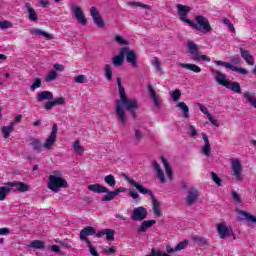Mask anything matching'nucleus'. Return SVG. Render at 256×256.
I'll use <instances>...</instances> for the list:
<instances>
[{"instance_id": "20e7f679", "label": "nucleus", "mask_w": 256, "mask_h": 256, "mask_svg": "<svg viewBox=\"0 0 256 256\" xmlns=\"http://www.w3.org/2000/svg\"><path fill=\"white\" fill-rule=\"evenodd\" d=\"M188 25L189 27H192V29L203 33V35H207V33H211V31H213L209 19L203 15H196L194 17V21L190 20Z\"/></svg>"}, {"instance_id": "dca6fc26", "label": "nucleus", "mask_w": 256, "mask_h": 256, "mask_svg": "<svg viewBox=\"0 0 256 256\" xmlns=\"http://www.w3.org/2000/svg\"><path fill=\"white\" fill-rule=\"evenodd\" d=\"M8 185L12 191H19L20 193H25L29 191V185L23 182H8Z\"/></svg>"}, {"instance_id": "39448f33", "label": "nucleus", "mask_w": 256, "mask_h": 256, "mask_svg": "<svg viewBox=\"0 0 256 256\" xmlns=\"http://www.w3.org/2000/svg\"><path fill=\"white\" fill-rule=\"evenodd\" d=\"M70 11L72 13V19L77 21L79 25L83 27L87 26V16H85V12L83 11V7L77 3L70 4Z\"/></svg>"}, {"instance_id": "b1692460", "label": "nucleus", "mask_w": 256, "mask_h": 256, "mask_svg": "<svg viewBox=\"0 0 256 256\" xmlns=\"http://www.w3.org/2000/svg\"><path fill=\"white\" fill-rule=\"evenodd\" d=\"M147 130L145 128H136L134 130V141L135 143H141L145 138Z\"/></svg>"}, {"instance_id": "412c9836", "label": "nucleus", "mask_w": 256, "mask_h": 256, "mask_svg": "<svg viewBox=\"0 0 256 256\" xmlns=\"http://www.w3.org/2000/svg\"><path fill=\"white\" fill-rule=\"evenodd\" d=\"M199 198V190H197L196 188H190L188 190V195L186 198V201L189 205H193V203H195V201H197V199Z\"/></svg>"}, {"instance_id": "ea45409f", "label": "nucleus", "mask_w": 256, "mask_h": 256, "mask_svg": "<svg viewBox=\"0 0 256 256\" xmlns=\"http://www.w3.org/2000/svg\"><path fill=\"white\" fill-rule=\"evenodd\" d=\"M226 89H231V91H234V93H241V86L239 85V82L229 81Z\"/></svg>"}, {"instance_id": "72a5a7b5", "label": "nucleus", "mask_w": 256, "mask_h": 256, "mask_svg": "<svg viewBox=\"0 0 256 256\" xmlns=\"http://www.w3.org/2000/svg\"><path fill=\"white\" fill-rule=\"evenodd\" d=\"M46 243L43 240H33L32 242H30V244L28 245L29 249H40L43 250L46 247Z\"/></svg>"}, {"instance_id": "58836bf2", "label": "nucleus", "mask_w": 256, "mask_h": 256, "mask_svg": "<svg viewBox=\"0 0 256 256\" xmlns=\"http://www.w3.org/2000/svg\"><path fill=\"white\" fill-rule=\"evenodd\" d=\"M31 147L34 149V151H43V143H41V140L39 139H32L30 142Z\"/></svg>"}, {"instance_id": "4468645a", "label": "nucleus", "mask_w": 256, "mask_h": 256, "mask_svg": "<svg viewBox=\"0 0 256 256\" xmlns=\"http://www.w3.org/2000/svg\"><path fill=\"white\" fill-rule=\"evenodd\" d=\"M197 107L200 109L201 113H203L204 115H206L208 121H210V123L212 125H214V127H219V121L217 119H215V116L212 115L211 113H209V109L203 105V104H197Z\"/></svg>"}, {"instance_id": "3c124183", "label": "nucleus", "mask_w": 256, "mask_h": 256, "mask_svg": "<svg viewBox=\"0 0 256 256\" xmlns=\"http://www.w3.org/2000/svg\"><path fill=\"white\" fill-rule=\"evenodd\" d=\"M105 236L108 241H115V230L106 229Z\"/></svg>"}, {"instance_id": "a19ab883", "label": "nucleus", "mask_w": 256, "mask_h": 256, "mask_svg": "<svg viewBox=\"0 0 256 256\" xmlns=\"http://www.w3.org/2000/svg\"><path fill=\"white\" fill-rule=\"evenodd\" d=\"M106 195L102 196V201H113L117 197V194H115V191H109V188H107Z\"/></svg>"}, {"instance_id": "8fccbe9b", "label": "nucleus", "mask_w": 256, "mask_h": 256, "mask_svg": "<svg viewBox=\"0 0 256 256\" xmlns=\"http://www.w3.org/2000/svg\"><path fill=\"white\" fill-rule=\"evenodd\" d=\"M170 97H172L173 101L177 103L179 99H181V90L176 89L170 93Z\"/></svg>"}, {"instance_id": "e2e57ef3", "label": "nucleus", "mask_w": 256, "mask_h": 256, "mask_svg": "<svg viewBox=\"0 0 256 256\" xmlns=\"http://www.w3.org/2000/svg\"><path fill=\"white\" fill-rule=\"evenodd\" d=\"M224 25H227L230 29V31H232V33H235V26H233V23H231V21H229V19H224L223 20Z\"/></svg>"}, {"instance_id": "a18cd8bd", "label": "nucleus", "mask_w": 256, "mask_h": 256, "mask_svg": "<svg viewBox=\"0 0 256 256\" xmlns=\"http://www.w3.org/2000/svg\"><path fill=\"white\" fill-rule=\"evenodd\" d=\"M152 65H153L155 71H157V73L163 72V68H161V62H159V58H153Z\"/></svg>"}, {"instance_id": "2f4dec72", "label": "nucleus", "mask_w": 256, "mask_h": 256, "mask_svg": "<svg viewBox=\"0 0 256 256\" xmlns=\"http://www.w3.org/2000/svg\"><path fill=\"white\" fill-rule=\"evenodd\" d=\"M244 98L246 99L247 103L252 105L254 109H256V94L255 92H245Z\"/></svg>"}, {"instance_id": "0e129e2a", "label": "nucleus", "mask_w": 256, "mask_h": 256, "mask_svg": "<svg viewBox=\"0 0 256 256\" xmlns=\"http://www.w3.org/2000/svg\"><path fill=\"white\" fill-rule=\"evenodd\" d=\"M53 107H55L54 101H49L44 104V109H46V111H51V109H53Z\"/></svg>"}, {"instance_id": "bf43d9fd", "label": "nucleus", "mask_w": 256, "mask_h": 256, "mask_svg": "<svg viewBox=\"0 0 256 256\" xmlns=\"http://www.w3.org/2000/svg\"><path fill=\"white\" fill-rule=\"evenodd\" d=\"M53 101H54V105H66L67 103V100H65L64 97L55 98Z\"/></svg>"}, {"instance_id": "f03ea898", "label": "nucleus", "mask_w": 256, "mask_h": 256, "mask_svg": "<svg viewBox=\"0 0 256 256\" xmlns=\"http://www.w3.org/2000/svg\"><path fill=\"white\" fill-rule=\"evenodd\" d=\"M126 56V61L133 67L137 69L139 63L137 62V53L134 50H130L129 47H123L120 49L119 55L112 59L114 67H121Z\"/></svg>"}, {"instance_id": "1a4fd4ad", "label": "nucleus", "mask_w": 256, "mask_h": 256, "mask_svg": "<svg viewBox=\"0 0 256 256\" xmlns=\"http://www.w3.org/2000/svg\"><path fill=\"white\" fill-rule=\"evenodd\" d=\"M57 131V124H53L50 135L43 143V149H45V151H51V149H53V147L55 146V143H57Z\"/></svg>"}, {"instance_id": "37998d69", "label": "nucleus", "mask_w": 256, "mask_h": 256, "mask_svg": "<svg viewBox=\"0 0 256 256\" xmlns=\"http://www.w3.org/2000/svg\"><path fill=\"white\" fill-rule=\"evenodd\" d=\"M197 63H201L202 61H205L206 63H211V57L207 55L201 54V52L197 55V57L194 59Z\"/></svg>"}, {"instance_id": "6ab92c4d", "label": "nucleus", "mask_w": 256, "mask_h": 256, "mask_svg": "<svg viewBox=\"0 0 256 256\" xmlns=\"http://www.w3.org/2000/svg\"><path fill=\"white\" fill-rule=\"evenodd\" d=\"M152 167L154 169V172L156 173L157 179H159L160 183H167V179H165V173L163 172V169L157 162L152 163Z\"/></svg>"}, {"instance_id": "774afa93", "label": "nucleus", "mask_w": 256, "mask_h": 256, "mask_svg": "<svg viewBox=\"0 0 256 256\" xmlns=\"http://www.w3.org/2000/svg\"><path fill=\"white\" fill-rule=\"evenodd\" d=\"M11 233V230L9 228H0V235L5 236L9 235Z\"/></svg>"}, {"instance_id": "de8ad7c7", "label": "nucleus", "mask_w": 256, "mask_h": 256, "mask_svg": "<svg viewBox=\"0 0 256 256\" xmlns=\"http://www.w3.org/2000/svg\"><path fill=\"white\" fill-rule=\"evenodd\" d=\"M56 79H57V72H55V70L50 71L45 77L46 83H51V81H55Z\"/></svg>"}, {"instance_id": "c03bdc74", "label": "nucleus", "mask_w": 256, "mask_h": 256, "mask_svg": "<svg viewBox=\"0 0 256 256\" xmlns=\"http://www.w3.org/2000/svg\"><path fill=\"white\" fill-rule=\"evenodd\" d=\"M114 41L116 43H118V45H121V46L129 45V41L126 40L125 38H123V36H121V35H115Z\"/></svg>"}, {"instance_id": "7c9ffc66", "label": "nucleus", "mask_w": 256, "mask_h": 256, "mask_svg": "<svg viewBox=\"0 0 256 256\" xmlns=\"http://www.w3.org/2000/svg\"><path fill=\"white\" fill-rule=\"evenodd\" d=\"M4 139H9V136L15 131V123H11L9 126H3L1 128Z\"/></svg>"}, {"instance_id": "680f3d73", "label": "nucleus", "mask_w": 256, "mask_h": 256, "mask_svg": "<svg viewBox=\"0 0 256 256\" xmlns=\"http://www.w3.org/2000/svg\"><path fill=\"white\" fill-rule=\"evenodd\" d=\"M211 177L212 180L214 181V183H216V185H218V187H220L221 185V178H219V176H217V174H215L214 172L211 173Z\"/></svg>"}, {"instance_id": "c85d7f7f", "label": "nucleus", "mask_w": 256, "mask_h": 256, "mask_svg": "<svg viewBox=\"0 0 256 256\" xmlns=\"http://www.w3.org/2000/svg\"><path fill=\"white\" fill-rule=\"evenodd\" d=\"M88 191H92V193H107V187L101 184H91L88 185Z\"/></svg>"}, {"instance_id": "cd10ccee", "label": "nucleus", "mask_w": 256, "mask_h": 256, "mask_svg": "<svg viewBox=\"0 0 256 256\" xmlns=\"http://www.w3.org/2000/svg\"><path fill=\"white\" fill-rule=\"evenodd\" d=\"M176 108L181 111L184 119H189V106L185 102H178Z\"/></svg>"}, {"instance_id": "0eeeda50", "label": "nucleus", "mask_w": 256, "mask_h": 256, "mask_svg": "<svg viewBox=\"0 0 256 256\" xmlns=\"http://www.w3.org/2000/svg\"><path fill=\"white\" fill-rule=\"evenodd\" d=\"M231 172L234 176L235 181L241 182L244 179L243 176V163L238 158H232L230 160Z\"/></svg>"}, {"instance_id": "f257e3e1", "label": "nucleus", "mask_w": 256, "mask_h": 256, "mask_svg": "<svg viewBox=\"0 0 256 256\" xmlns=\"http://www.w3.org/2000/svg\"><path fill=\"white\" fill-rule=\"evenodd\" d=\"M116 83L118 87L119 99L115 103V115L117 117L118 123L120 125H127V114H125V109L130 111L133 117H135V111L139 109V102L135 99L129 98L125 86L121 84V78H116Z\"/></svg>"}, {"instance_id": "4be33fe9", "label": "nucleus", "mask_w": 256, "mask_h": 256, "mask_svg": "<svg viewBox=\"0 0 256 256\" xmlns=\"http://www.w3.org/2000/svg\"><path fill=\"white\" fill-rule=\"evenodd\" d=\"M91 235H95V228L88 226V227L84 228L83 230H81L80 239L82 241H85V243H87V241H89V238H87V237H89Z\"/></svg>"}, {"instance_id": "f3484780", "label": "nucleus", "mask_w": 256, "mask_h": 256, "mask_svg": "<svg viewBox=\"0 0 256 256\" xmlns=\"http://www.w3.org/2000/svg\"><path fill=\"white\" fill-rule=\"evenodd\" d=\"M30 35H34L35 37H43L44 39H47L50 41V39H53V34H50L46 32L45 30H42L41 28H32L30 29Z\"/></svg>"}, {"instance_id": "338daca9", "label": "nucleus", "mask_w": 256, "mask_h": 256, "mask_svg": "<svg viewBox=\"0 0 256 256\" xmlns=\"http://www.w3.org/2000/svg\"><path fill=\"white\" fill-rule=\"evenodd\" d=\"M232 197L236 203H241V197L239 196V194H237V192L232 191Z\"/></svg>"}, {"instance_id": "69168bd1", "label": "nucleus", "mask_w": 256, "mask_h": 256, "mask_svg": "<svg viewBox=\"0 0 256 256\" xmlns=\"http://www.w3.org/2000/svg\"><path fill=\"white\" fill-rule=\"evenodd\" d=\"M55 71H59L60 73L65 71V66L63 64L56 63L54 64Z\"/></svg>"}, {"instance_id": "4d7b16f0", "label": "nucleus", "mask_w": 256, "mask_h": 256, "mask_svg": "<svg viewBox=\"0 0 256 256\" xmlns=\"http://www.w3.org/2000/svg\"><path fill=\"white\" fill-rule=\"evenodd\" d=\"M11 27H13V23L7 20L0 22V29H11Z\"/></svg>"}, {"instance_id": "2eb2a0df", "label": "nucleus", "mask_w": 256, "mask_h": 256, "mask_svg": "<svg viewBox=\"0 0 256 256\" xmlns=\"http://www.w3.org/2000/svg\"><path fill=\"white\" fill-rule=\"evenodd\" d=\"M202 139L204 141L203 145L201 146V153L205 157H211V142L209 141V136L205 133H201Z\"/></svg>"}, {"instance_id": "864d4df0", "label": "nucleus", "mask_w": 256, "mask_h": 256, "mask_svg": "<svg viewBox=\"0 0 256 256\" xmlns=\"http://www.w3.org/2000/svg\"><path fill=\"white\" fill-rule=\"evenodd\" d=\"M187 245H189V240H184L174 248L176 251H183V249L187 248Z\"/></svg>"}, {"instance_id": "6e6d98bb", "label": "nucleus", "mask_w": 256, "mask_h": 256, "mask_svg": "<svg viewBox=\"0 0 256 256\" xmlns=\"http://www.w3.org/2000/svg\"><path fill=\"white\" fill-rule=\"evenodd\" d=\"M39 87H41V78H35L30 87V91H35L36 89H39Z\"/></svg>"}, {"instance_id": "e433bc0d", "label": "nucleus", "mask_w": 256, "mask_h": 256, "mask_svg": "<svg viewBox=\"0 0 256 256\" xmlns=\"http://www.w3.org/2000/svg\"><path fill=\"white\" fill-rule=\"evenodd\" d=\"M155 225V220H147L142 222L141 226L138 228L139 233H145L147 229Z\"/></svg>"}, {"instance_id": "ddd939ff", "label": "nucleus", "mask_w": 256, "mask_h": 256, "mask_svg": "<svg viewBox=\"0 0 256 256\" xmlns=\"http://www.w3.org/2000/svg\"><path fill=\"white\" fill-rule=\"evenodd\" d=\"M147 218V209L143 206H139L134 208L131 219L133 221H143V219Z\"/></svg>"}, {"instance_id": "9b49d317", "label": "nucleus", "mask_w": 256, "mask_h": 256, "mask_svg": "<svg viewBox=\"0 0 256 256\" xmlns=\"http://www.w3.org/2000/svg\"><path fill=\"white\" fill-rule=\"evenodd\" d=\"M176 9L178 11L180 21L189 25V22H191V19H188L187 15L191 13V6L177 4Z\"/></svg>"}, {"instance_id": "f8f14e48", "label": "nucleus", "mask_w": 256, "mask_h": 256, "mask_svg": "<svg viewBox=\"0 0 256 256\" xmlns=\"http://www.w3.org/2000/svg\"><path fill=\"white\" fill-rule=\"evenodd\" d=\"M90 15L94 23L99 27V29H103V27H105V21H103V18L101 17V13H99V10L97 9V7L92 6L90 8Z\"/></svg>"}, {"instance_id": "f704fd0d", "label": "nucleus", "mask_w": 256, "mask_h": 256, "mask_svg": "<svg viewBox=\"0 0 256 256\" xmlns=\"http://www.w3.org/2000/svg\"><path fill=\"white\" fill-rule=\"evenodd\" d=\"M105 78L108 81H113V66L111 64H105L103 67Z\"/></svg>"}, {"instance_id": "7ed1b4c3", "label": "nucleus", "mask_w": 256, "mask_h": 256, "mask_svg": "<svg viewBox=\"0 0 256 256\" xmlns=\"http://www.w3.org/2000/svg\"><path fill=\"white\" fill-rule=\"evenodd\" d=\"M126 181H128L130 185H133L135 189H137V191H139V193H141L142 195H149L151 197L154 215L156 217H161V203L157 201V199H155V196H153V192L129 177H126Z\"/></svg>"}, {"instance_id": "393cba45", "label": "nucleus", "mask_w": 256, "mask_h": 256, "mask_svg": "<svg viewBox=\"0 0 256 256\" xmlns=\"http://www.w3.org/2000/svg\"><path fill=\"white\" fill-rule=\"evenodd\" d=\"M26 11H27L29 21H31L32 23H35V21H38L39 15L33 9V7H31V4H26Z\"/></svg>"}, {"instance_id": "a211bd4d", "label": "nucleus", "mask_w": 256, "mask_h": 256, "mask_svg": "<svg viewBox=\"0 0 256 256\" xmlns=\"http://www.w3.org/2000/svg\"><path fill=\"white\" fill-rule=\"evenodd\" d=\"M187 49L188 53L190 54L191 59H195L199 53H201V50H199V45H197L193 41H188L187 43Z\"/></svg>"}, {"instance_id": "423d86ee", "label": "nucleus", "mask_w": 256, "mask_h": 256, "mask_svg": "<svg viewBox=\"0 0 256 256\" xmlns=\"http://www.w3.org/2000/svg\"><path fill=\"white\" fill-rule=\"evenodd\" d=\"M68 187L67 180L65 178L60 177L58 175H50L48 178V189L54 191V193H58L59 189Z\"/></svg>"}, {"instance_id": "5701e85b", "label": "nucleus", "mask_w": 256, "mask_h": 256, "mask_svg": "<svg viewBox=\"0 0 256 256\" xmlns=\"http://www.w3.org/2000/svg\"><path fill=\"white\" fill-rule=\"evenodd\" d=\"M240 53H241L242 59H244L247 65H255V59L253 58L251 53H249V51L243 48H240Z\"/></svg>"}, {"instance_id": "c9c22d12", "label": "nucleus", "mask_w": 256, "mask_h": 256, "mask_svg": "<svg viewBox=\"0 0 256 256\" xmlns=\"http://www.w3.org/2000/svg\"><path fill=\"white\" fill-rule=\"evenodd\" d=\"M215 79H216L217 83H219V85H222L223 87H227V85L229 83L227 76L221 72H217Z\"/></svg>"}, {"instance_id": "052dcab7", "label": "nucleus", "mask_w": 256, "mask_h": 256, "mask_svg": "<svg viewBox=\"0 0 256 256\" xmlns=\"http://www.w3.org/2000/svg\"><path fill=\"white\" fill-rule=\"evenodd\" d=\"M129 195L134 199V201H137V199H139V193H137V191H135V189L133 188H129Z\"/></svg>"}, {"instance_id": "13d9d810", "label": "nucleus", "mask_w": 256, "mask_h": 256, "mask_svg": "<svg viewBox=\"0 0 256 256\" xmlns=\"http://www.w3.org/2000/svg\"><path fill=\"white\" fill-rule=\"evenodd\" d=\"M188 133H189L190 137H193V138L197 137V128H195V126H193V125H190L188 127Z\"/></svg>"}, {"instance_id": "c756f323", "label": "nucleus", "mask_w": 256, "mask_h": 256, "mask_svg": "<svg viewBox=\"0 0 256 256\" xmlns=\"http://www.w3.org/2000/svg\"><path fill=\"white\" fill-rule=\"evenodd\" d=\"M180 67H182V69H187V71H192L193 73H201V67L196 64L181 63Z\"/></svg>"}, {"instance_id": "603ef678", "label": "nucleus", "mask_w": 256, "mask_h": 256, "mask_svg": "<svg viewBox=\"0 0 256 256\" xmlns=\"http://www.w3.org/2000/svg\"><path fill=\"white\" fill-rule=\"evenodd\" d=\"M74 81L76 83L83 84V83H88L89 80L87 79V76L81 74V75L74 77Z\"/></svg>"}, {"instance_id": "49530a36", "label": "nucleus", "mask_w": 256, "mask_h": 256, "mask_svg": "<svg viewBox=\"0 0 256 256\" xmlns=\"http://www.w3.org/2000/svg\"><path fill=\"white\" fill-rule=\"evenodd\" d=\"M193 241L197 243V245H207V239L204 237H201L199 235H195L192 237Z\"/></svg>"}, {"instance_id": "5fc2aeb1", "label": "nucleus", "mask_w": 256, "mask_h": 256, "mask_svg": "<svg viewBox=\"0 0 256 256\" xmlns=\"http://www.w3.org/2000/svg\"><path fill=\"white\" fill-rule=\"evenodd\" d=\"M87 247L90 251V254L93 256H99V252H97V249H95V247H93V245L91 244V240H87Z\"/></svg>"}, {"instance_id": "a878e982", "label": "nucleus", "mask_w": 256, "mask_h": 256, "mask_svg": "<svg viewBox=\"0 0 256 256\" xmlns=\"http://www.w3.org/2000/svg\"><path fill=\"white\" fill-rule=\"evenodd\" d=\"M72 149H73L75 155H83L85 153V147H83V145H81V140H79V139H76L72 143Z\"/></svg>"}, {"instance_id": "9d476101", "label": "nucleus", "mask_w": 256, "mask_h": 256, "mask_svg": "<svg viewBox=\"0 0 256 256\" xmlns=\"http://www.w3.org/2000/svg\"><path fill=\"white\" fill-rule=\"evenodd\" d=\"M148 92L154 109L159 111L161 107H163V100L161 99V96L155 92V89H153V86L151 85H148Z\"/></svg>"}, {"instance_id": "473e14b6", "label": "nucleus", "mask_w": 256, "mask_h": 256, "mask_svg": "<svg viewBox=\"0 0 256 256\" xmlns=\"http://www.w3.org/2000/svg\"><path fill=\"white\" fill-rule=\"evenodd\" d=\"M12 188L9 186V183L6 186H0V201H5L7 199V195L11 193Z\"/></svg>"}, {"instance_id": "bb28decb", "label": "nucleus", "mask_w": 256, "mask_h": 256, "mask_svg": "<svg viewBox=\"0 0 256 256\" xmlns=\"http://www.w3.org/2000/svg\"><path fill=\"white\" fill-rule=\"evenodd\" d=\"M37 101H53V92L44 90L37 94Z\"/></svg>"}, {"instance_id": "aec40b11", "label": "nucleus", "mask_w": 256, "mask_h": 256, "mask_svg": "<svg viewBox=\"0 0 256 256\" xmlns=\"http://www.w3.org/2000/svg\"><path fill=\"white\" fill-rule=\"evenodd\" d=\"M237 215L240 221H247V223H256V217L245 211L238 210Z\"/></svg>"}, {"instance_id": "09e8293b", "label": "nucleus", "mask_w": 256, "mask_h": 256, "mask_svg": "<svg viewBox=\"0 0 256 256\" xmlns=\"http://www.w3.org/2000/svg\"><path fill=\"white\" fill-rule=\"evenodd\" d=\"M129 7L135 8V7H141L142 9H151V6L147 4H143L141 2H128Z\"/></svg>"}, {"instance_id": "4c0bfd02", "label": "nucleus", "mask_w": 256, "mask_h": 256, "mask_svg": "<svg viewBox=\"0 0 256 256\" xmlns=\"http://www.w3.org/2000/svg\"><path fill=\"white\" fill-rule=\"evenodd\" d=\"M162 163L165 168V173H166L167 179H170V180L173 179V170L171 169L169 162H167V160H165V158H162Z\"/></svg>"}, {"instance_id": "79ce46f5", "label": "nucleus", "mask_w": 256, "mask_h": 256, "mask_svg": "<svg viewBox=\"0 0 256 256\" xmlns=\"http://www.w3.org/2000/svg\"><path fill=\"white\" fill-rule=\"evenodd\" d=\"M104 182L107 183L109 185V187H115L116 185V181H115V176L109 174V175H106L104 177Z\"/></svg>"}, {"instance_id": "6e6552de", "label": "nucleus", "mask_w": 256, "mask_h": 256, "mask_svg": "<svg viewBox=\"0 0 256 256\" xmlns=\"http://www.w3.org/2000/svg\"><path fill=\"white\" fill-rule=\"evenodd\" d=\"M217 233L220 239H227V237H233L235 239V234L233 233V228L225 222H220L216 225Z\"/></svg>"}]
</instances>
